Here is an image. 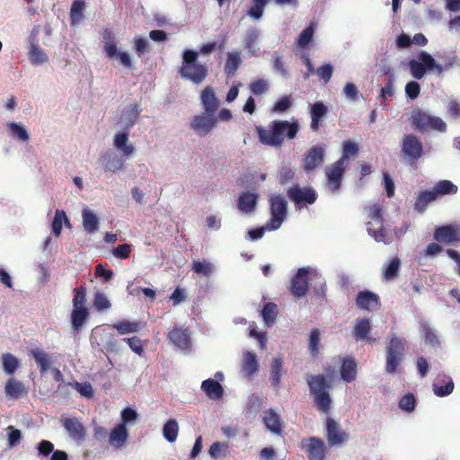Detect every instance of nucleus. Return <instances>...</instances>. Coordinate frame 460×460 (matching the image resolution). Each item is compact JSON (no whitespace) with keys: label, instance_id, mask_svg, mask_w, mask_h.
<instances>
[{"label":"nucleus","instance_id":"obj_1","mask_svg":"<svg viewBox=\"0 0 460 460\" xmlns=\"http://www.w3.org/2000/svg\"><path fill=\"white\" fill-rule=\"evenodd\" d=\"M298 130L299 125L296 121L288 120H273L268 128H256L260 142L274 147L282 146L285 137L288 139L295 138Z\"/></svg>","mask_w":460,"mask_h":460},{"label":"nucleus","instance_id":"obj_2","mask_svg":"<svg viewBox=\"0 0 460 460\" xmlns=\"http://www.w3.org/2000/svg\"><path fill=\"white\" fill-rule=\"evenodd\" d=\"M306 383L314 406L321 412L329 413L332 402L329 394V389L332 387L331 381L323 375H308Z\"/></svg>","mask_w":460,"mask_h":460},{"label":"nucleus","instance_id":"obj_3","mask_svg":"<svg viewBox=\"0 0 460 460\" xmlns=\"http://www.w3.org/2000/svg\"><path fill=\"white\" fill-rule=\"evenodd\" d=\"M417 58L418 59L409 61V68L412 77L418 80L423 78L428 71L435 70L438 75H441L456 63V58H450L443 64H438L435 58L426 51H420Z\"/></svg>","mask_w":460,"mask_h":460},{"label":"nucleus","instance_id":"obj_4","mask_svg":"<svg viewBox=\"0 0 460 460\" xmlns=\"http://www.w3.org/2000/svg\"><path fill=\"white\" fill-rule=\"evenodd\" d=\"M199 53L186 49L182 53V62L179 68L180 75L194 84H200L208 75V67L198 60Z\"/></svg>","mask_w":460,"mask_h":460},{"label":"nucleus","instance_id":"obj_5","mask_svg":"<svg viewBox=\"0 0 460 460\" xmlns=\"http://www.w3.org/2000/svg\"><path fill=\"white\" fill-rule=\"evenodd\" d=\"M411 123L421 131L436 130L441 133L447 131L446 122L439 117L431 116L422 110H414L411 113Z\"/></svg>","mask_w":460,"mask_h":460},{"label":"nucleus","instance_id":"obj_6","mask_svg":"<svg viewBox=\"0 0 460 460\" xmlns=\"http://www.w3.org/2000/svg\"><path fill=\"white\" fill-rule=\"evenodd\" d=\"M406 341L394 335L386 347L385 370L389 374L396 372L405 351Z\"/></svg>","mask_w":460,"mask_h":460},{"label":"nucleus","instance_id":"obj_7","mask_svg":"<svg viewBox=\"0 0 460 460\" xmlns=\"http://www.w3.org/2000/svg\"><path fill=\"white\" fill-rule=\"evenodd\" d=\"M270 219L266 225L268 230H277L287 217L288 202L282 195H272L270 199Z\"/></svg>","mask_w":460,"mask_h":460},{"label":"nucleus","instance_id":"obj_8","mask_svg":"<svg viewBox=\"0 0 460 460\" xmlns=\"http://www.w3.org/2000/svg\"><path fill=\"white\" fill-rule=\"evenodd\" d=\"M287 195L296 206L312 205L317 199V193L312 187L302 188L298 184L291 186Z\"/></svg>","mask_w":460,"mask_h":460},{"label":"nucleus","instance_id":"obj_9","mask_svg":"<svg viewBox=\"0 0 460 460\" xmlns=\"http://www.w3.org/2000/svg\"><path fill=\"white\" fill-rule=\"evenodd\" d=\"M346 165L342 161L337 160L325 168L328 188L332 192H336L341 186L342 178L346 170Z\"/></svg>","mask_w":460,"mask_h":460},{"label":"nucleus","instance_id":"obj_10","mask_svg":"<svg viewBox=\"0 0 460 460\" xmlns=\"http://www.w3.org/2000/svg\"><path fill=\"white\" fill-rule=\"evenodd\" d=\"M402 152L411 162H415L423 155V145L415 135H405L402 141Z\"/></svg>","mask_w":460,"mask_h":460},{"label":"nucleus","instance_id":"obj_11","mask_svg":"<svg viewBox=\"0 0 460 460\" xmlns=\"http://www.w3.org/2000/svg\"><path fill=\"white\" fill-rule=\"evenodd\" d=\"M301 447L309 460H325L326 446L322 438L310 437L302 440Z\"/></svg>","mask_w":460,"mask_h":460},{"label":"nucleus","instance_id":"obj_12","mask_svg":"<svg viewBox=\"0 0 460 460\" xmlns=\"http://www.w3.org/2000/svg\"><path fill=\"white\" fill-rule=\"evenodd\" d=\"M122 156V155H120L113 150H107L100 155L98 163L105 172L114 173L122 170L124 166V159Z\"/></svg>","mask_w":460,"mask_h":460},{"label":"nucleus","instance_id":"obj_13","mask_svg":"<svg viewBox=\"0 0 460 460\" xmlns=\"http://www.w3.org/2000/svg\"><path fill=\"white\" fill-rule=\"evenodd\" d=\"M217 118L215 115H196L190 122V128L200 137L207 136L216 126Z\"/></svg>","mask_w":460,"mask_h":460},{"label":"nucleus","instance_id":"obj_14","mask_svg":"<svg viewBox=\"0 0 460 460\" xmlns=\"http://www.w3.org/2000/svg\"><path fill=\"white\" fill-rule=\"evenodd\" d=\"M308 291V270L301 268L291 280L290 292L296 297H304Z\"/></svg>","mask_w":460,"mask_h":460},{"label":"nucleus","instance_id":"obj_15","mask_svg":"<svg viewBox=\"0 0 460 460\" xmlns=\"http://www.w3.org/2000/svg\"><path fill=\"white\" fill-rule=\"evenodd\" d=\"M326 438L330 446H337L347 441L349 435L340 429L339 424L333 419L327 417Z\"/></svg>","mask_w":460,"mask_h":460},{"label":"nucleus","instance_id":"obj_16","mask_svg":"<svg viewBox=\"0 0 460 460\" xmlns=\"http://www.w3.org/2000/svg\"><path fill=\"white\" fill-rule=\"evenodd\" d=\"M434 239L438 243L447 244L460 243V233L455 226H442L436 228Z\"/></svg>","mask_w":460,"mask_h":460},{"label":"nucleus","instance_id":"obj_17","mask_svg":"<svg viewBox=\"0 0 460 460\" xmlns=\"http://www.w3.org/2000/svg\"><path fill=\"white\" fill-rule=\"evenodd\" d=\"M324 155L325 151L322 146H313L305 155L304 170L311 172L316 169L323 162Z\"/></svg>","mask_w":460,"mask_h":460},{"label":"nucleus","instance_id":"obj_18","mask_svg":"<svg viewBox=\"0 0 460 460\" xmlns=\"http://www.w3.org/2000/svg\"><path fill=\"white\" fill-rule=\"evenodd\" d=\"M62 425L76 443H82L85 439V428L77 419L66 418L62 420Z\"/></svg>","mask_w":460,"mask_h":460},{"label":"nucleus","instance_id":"obj_19","mask_svg":"<svg viewBox=\"0 0 460 460\" xmlns=\"http://www.w3.org/2000/svg\"><path fill=\"white\" fill-rule=\"evenodd\" d=\"M379 302L378 295L370 290L359 291L356 296V305L361 310L371 311L377 307Z\"/></svg>","mask_w":460,"mask_h":460},{"label":"nucleus","instance_id":"obj_20","mask_svg":"<svg viewBox=\"0 0 460 460\" xmlns=\"http://www.w3.org/2000/svg\"><path fill=\"white\" fill-rule=\"evenodd\" d=\"M168 338L177 348L187 350L191 347L190 335L188 329L173 328L168 333Z\"/></svg>","mask_w":460,"mask_h":460},{"label":"nucleus","instance_id":"obj_21","mask_svg":"<svg viewBox=\"0 0 460 460\" xmlns=\"http://www.w3.org/2000/svg\"><path fill=\"white\" fill-rule=\"evenodd\" d=\"M200 100L207 115H215L219 106V102L215 94L213 87L206 86L201 92Z\"/></svg>","mask_w":460,"mask_h":460},{"label":"nucleus","instance_id":"obj_22","mask_svg":"<svg viewBox=\"0 0 460 460\" xmlns=\"http://www.w3.org/2000/svg\"><path fill=\"white\" fill-rule=\"evenodd\" d=\"M327 113H328V108L323 102H317L311 105V108H310V117H311L310 128L314 132H317L319 130L320 123L325 118Z\"/></svg>","mask_w":460,"mask_h":460},{"label":"nucleus","instance_id":"obj_23","mask_svg":"<svg viewBox=\"0 0 460 460\" xmlns=\"http://www.w3.org/2000/svg\"><path fill=\"white\" fill-rule=\"evenodd\" d=\"M128 438V431L127 427H124V424L119 423L111 431L109 436V443L112 447L119 449L125 445Z\"/></svg>","mask_w":460,"mask_h":460},{"label":"nucleus","instance_id":"obj_24","mask_svg":"<svg viewBox=\"0 0 460 460\" xmlns=\"http://www.w3.org/2000/svg\"><path fill=\"white\" fill-rule=\"evenodd\" d=\"M128 129H124L120 132L115 134L113 138V145L115 148L121 152L122 155L125 157L130 156L134 151L135 147L132 145L128 144Z\"/></svg>","mask_w":460,"mask_h":460},{"label":"nucleus","instance_id":"obj_25","mask_svg":"<svg viewBox=\"0 0 460 460\" xmlns=\"http://www.w3.org/2000/svg\"><path fill=\"white\" fill-rule=\"evenodd\" d=\"M83 227L89 234H95L100 226V219L97 215L89 208H84L82 210Z\"/></svg>","mask_w":460,"mask_h":460},{"label":"nucleus","instance_id":"obj_26","mask_svg":"<svg viewBox=\"0 0 460 460\" xmlns=\"http://www.w3.org/2000/svg\"><path fill=\"white\" fill-rule=\"evenodd\" d=\"M28 393L25 385L14 378L7 380L4 385V394L8 399H19Z\"/></svg>","mask_w":460,"mask_h":460},{"label":"nucleus","instance_id":"obj_27","mask_svg":"<svg viewBox=\"0 0 460 460\" xmlns=\"http://www.w3.org/2000/svg\"><path fill=\"white\" fill-rule=\"evenodd\" d=\"M201 390L209 399L214 401L220 400L224 394L223 386L212 378L206 379L201 383Z\"/></svg>","mask_w":460,"mask_h":460},{"label":"nucleus","instance_id":"obj_28","mask_svg":"<svg viewBox=\"0 0 460 460\" xmlns=\"http://www.w3.org/2000/svg\"><path fill=\"white\" fill-rule=\"evenodd\" d=\"M69 386L74 387L84 398L90 399L93 396V389L89 382L59 384L58 391L66 393Z\"/></svg>","mask_w":460,"mask_h":460},{"label":"nucleus","instance_id":"obj_29","mask_svg":"<svg viewBox=\"0 0 460 460\" xmlns=\"http://www.w3.org/2000/svg\"><path fill=\"white\" fill-rule=\"evenodd\" d=\"M341 377L343 381L350 383L357 376V364L353 358H346L342 360L341 367Z\"/></svg>","mask_w":460,"mask_h":460},{"label":"nucleus","instance_id":"obj_30","mask_svg":"<svg viewBox=\"0 0 460 460\" xmlns=\"http://www.w3.org/2000/svg\"><path fill=\"white\" fill-rule=\"evenodd\" d=\"M258 196L251 192H243L238 199V209L243 213L252 212L257 205Z\"/></svg>","mask_w":460,"mask_h":460},{"label":"nucleus","instance_id":"obj_31","mask_svg":"<svg viewBox=\"0 0 460 460\" xmlns=\"http://www.w3.org/2000/svg\"><path fill=\"white\" fill-rule=\"evenodd\" d=\"M263 422L265 426L274 434L279 435L281 433V420L279 414L273 410L265 412L263 416Z\"/></svg>","mask_w":460,"mask_h":460},{"label":"nucleus","instance_id":"obj_32","mask_svg":"<svg viewBox=\"0 0 460 460\" xmlns=\"http://www.w3.org/2000/svg\"><path fill=\"white\" fill-rule=\"evenodd\" d=\"M283 367V360L280 357L274 358L270 365V380L271 385L279 390L280 387L281 371Z\"/></svg>","mask_w":460,"mask_h":460},{"label":"nucleus","instance_id":"obj_33","mask_svg":"<svg viewBox=\"0 0 460 460\" xmlns=\"http://www.w3.org/2000/svg\"><path fill=\"white\" fill-rule=\"evenodd\" d=\"M111 328L115 329L119 335H126L139 332L141 329V323L139 322L122 320L112 324Z\"/></svg>","mask_w":460,"mask_h":460},{"label":"nucleus","instance_id":"obj_34","mask_svg":"<svg viewBox=\"0 0 460 460\" xmlns=\"http://www.w3.org/2000/svg\"><path fill=\"white\" fill-rule=\"evenodd\" d=\"M436 199V195L432 190L420 191L416 198L414 208L418 212L423 213L426 210L428 205Z\"/></svg>","mask_w":460,"mask_h":460},{"label":"nucleus","instance_id":"obj_35","mask_svg":"<svg viewBox=\"0 0 460 460\" xmlns=\"http://www.w3.org/2000/svg\"><path fill=\"white\" fill-rule=\"evenodd\" d=\"M28 57L32 66H40L49 62V56L40 46L33 45L28 49Z\"/></svg>","mask_w":460,"mask_h":460},{"label":"nucleus","instance_id":"obj_36","mask_svg":"<svg viewBox=\"0 0 460 460\" xmlns=\"http://www.w3.org/2000/svg\"><path fill=\"white\" fill-rule=\"evenodd\" d=\"M31 355L34 358L35 362L40 367V371L41 374L46 373L51 365V360L49 356L41 349L36 348L31 349Z\"/></svg>","mask_w":460,"mask_h":460},{"label":"nucleus","instance_id":"obj_37","mask_svg":"<svg viewBox=\"0 0 460 460\" xmlns=\"http://www.w3.org/2000/svg\"><path fill=\"white\" fill-rule=\"evenodd\" d=\"M85 9L84 0H74L70 8V22L72 26L78 25L84 18Z\"/></svg>","mask_w":460,"mask_h":460},{"label":"nucleus","instance_id":"obj_38","mask_svg":"<svg viewBox=\"0 0 460 460\" xmlns=\"http://www.w3.org/2000/svg\"><path fill=\"white\" fill-rule=\"evenodd\" d=\"M432 190L438 199L439 196L456 194L458 188L451 181L441 180L435 184Z\"/></svg>","mask_w":460,"mask_h":460},{"label":"nucleus","instance_id":"obj_39","mask_svg":"<svg viewBox=\"0 0 460 460\" xmlns=\"http://www.w3.org/2000/svg\"><path fill=\"white\" fill-rule=\"evenodd\" d=\"M444 378L446 380H441L444 385H439V381L436 380L432 385L434 394L438 397L447 396L454 391L455 385L452 378L446 376Z\"/></svg>","mask_w":460,"mask_h":460},{"label":"nucleus","instance_id":"obj_40","mask_svg":"<svg viewBox=\"0 0 460 460\" xmlns=\"http://www.w3.org/2000/svg\"><path fill=\"white\" fill-rule=\"evenodd\" d=\"M138 109L137 105H134L125 111L119 121V125L120 128L124 129H129L133 125L135 124V121L137 119V117L138 115Z\"/></svg>","mask_w":460,"mask_h":460},{"label":"nucleus","instance_id":"obj_41","mask_svg":"<svg viewBox=\"0 0 460 460\" xmlns=\"http://www.w3.org/2000/svg\"><path fill=\"white\" fill-rule=\"evenodd\" d=\"M401 261L398 257L393 258L383 270V279L386 281L395 279L399 276Z\"/></svg>","mask_w":460,"mask_h":460},{"label":"nucleus","instance_id":"obj_42","mask_svg":"<svg viewBox=\"0 0 460 460\" xmlns=\"http://www.w3.org/2000/svg\"><path fill=\"white\" fill-rule=\"evenodd\" d=\"M3 370L6 375H13L20 366L19 359L11 353H4L1 357Z\"/></svg>","mask_w":460,"mask_h":460},{"label":"nucleus","instance_id":"obj_43","mask_svg":"<svg viewBox=\"0 0 460 460\" xmlns=\"http://www.w3.org/2000/svg\"><path fill=\"white\" fill-rule=\"evenodd\" d=\"M89 312L87 307H73L71 313V323L75 330H79L86 319L88 318Z\"/></svg>","mask_w":460,"mask_h":460},{"label":"nucleus","instance_id":"obj_44","mask_svg":"<svg viewBox=\"0 0 460 460\" xmlns=\"http://www.w3.org/2000/svg\"><path fill=\"white\" fill-rule=\"evenodd\" d=\"M278 313V306L272 302L266 303L261 312V317L268 326L275 323Z\"/></svg>","mask_w":460,"mask_h":460},{"label":"nucleus","instance_id":"obj_45","mask_svg":"<svg viewBox=\"0 0 460 460\" xmlns=\"http://www.w3.org/2000/svg\"><path fill=\"white\" fill-rule=\"evenodd\" d=\"M242 63L239 52H229L225 66L226 73L228 76L234 75Z\"/></svg>","mask_w":460,"mask_h":460},{"label":"nucleus","instance_id":"obj_46","mask_svg":"<svg viewBox=\"0 0 460 460\" xmlns=\"http://www.w3.org/2000/svg\"><path fill=\"white\" fill-rule=\"evenodd\" d=\"M7 128H9L11 135L13 137L26 142L30 138V135L26 129V128L18 122H8L6 124Z\"/></svg>","mask_w":460,"mask_h":460},{"label":"nucleus","instance_id":"obj_47","mask_svg":"<svg viewBox=\"0 0 460 460\" xmlns=\"http://www.w3.org/2000/svg\"><path fill=\"white\" fill-rule=\"evenodd\" d=\"M179 425L174 419L167 420L163 427V435L168 442H174L178 437Z\"/></svg>","mask_w":460,"mask_h":460},{"label":"nucleus","instance_id":"obj_48","mask_svg":"<svg viewBox=\"0 0 460 460\" xmlns=\"http://www.w3.org/2000/svg\"><path fill=\"white\" fill-rule=\"evenodd\" d=\"M370 323L367 319L363 318L357 320V323L354 326V337L356 340H365L367 338L370 332Z\"/></svg>","mask_w":460,"mask_h":460},{"label":"nucleus","instance_id":"obj_49","mask_svg":"<svg viewBox=\"0 0 460 460\" xmlns=\"http://www.w3.org/2000/svg\"><path fill=\"white\" fill-rule=\"evenodd\" d=\"M63 223H68V217H66L65 211L57 209L51 223V230L55 236L60 235Z\"/></svg>","mask_w":460,"mask_h":460},{"label":"nucleus","instance_id":"obj_50","mask_svg":"<svg viewBox=\"0 0 460 460\" xmlns=\"http://www.w3.org/2000/svg\"><path fill=\"white\" fill-rule=\"evenodd\" d=\"M258 370V362L256 355L252 352H247L243 362V371L247 376L254 374Z\"/></svg>","mask_w":460,"mask_h":460},{"label":"nucleus","instance_id":"obj_51","mask_svg":"<svg viewBox=\"0 0 460 460\" xmlns=\"http://www.w3.org/2000/svg\"><path fill=\"white\" fill-rule=\"evenodd\" d=\"M358 153V146L351 140H346L342 144V155L339 159L347 164L348 160L350 156L357 155Z\"/></svg>","mask_w":460,"mask_h":460},{"label":"nucleus","instance_id":"obj_52","mask_svg":"<svg viewBox=\"0 0 460 460\" xmlns=\"http://www.w3.org/2000/svg\"><path fill=\"white\" fill-rule=\"evenodd\" d=\"M228 448L229 445L227 442H214L208 449V454L215 459L224 457L228 454Z\"/></svg>","mask_w":460,"mask_h":460},{"label":"nucleus","instance_id":"obj_53","mask_svg":"<svg viewBox=\"0 0 460 460\" xmlns=\"http://www.w3.org/2000/svg\"><path fill=\"white\" fill-rule=\"evenodd\" d=\"M104 41V50L107 57H112L115 54L117 46L114 42V35L111 29H105L102 34Z\"/></svg>","mask_w":460,"mask_h":460},{"label":"nucleus","instance_id":"obj_54","mask_svg":"<svg viewBox=\"0 0 460 460\" xmlns=\"http://www.w3.org/2000/svg\"><path fill=\"white\" fill-rule=\"evenodd\" d=\"M191 270L199 275L209 277L213 271V265L206 261H194L191 265Z\"/></svg>","mask_w":460,"mask_h":460},{"label":"nucleus","instance_id":"obj_55","mask_svg":"<svg viewBox=\"0 0 460 460\" xmlns=\"http://www.w3.org/2000/svg\"><path fill=\"white\" fill-rule=\"evenodd\" d=\"M314 32V23L311 22L302 32L297 39V45L300 48H305L313 40Z\"/></svg>","mask_w":460,"mask_h":460},{"label":"nucleus","instance_id":"obj_56","mask_svg":"<svg viewBox=\"0 0 460 460\" xmlns=\"http://www.w3.org/2000/svg\"><path fill=\"white\" fill-rule=\"evenodd\" d=\"M7 431V444L9 447H14L17 446L22 438V431L14 426H8Z\"/></svg>","mask_w":460,"mask_h":460},{"label":"nucleus","instance_id":"obj_57","mask_svg":"<svg viewBox=\"0 0 460 460\" xmlns=\"http://www.w3.org/2000/svg\"><path fill=\"white\" fill-rule=\"evenodd\" d=\"M416 406L415 396L411 393L403 395L399 401V408L406 412H411Z\"/></svg>","mask_w":460,"mask_h":460},{"label":"nucleus","instance_id":"obj_58","mask_svg":"<svg viewBox=\"0 0 460 460\" xmlns=\"http://www.w3.org/2000/svg\"><path fill=\"white\" fill-rule=\"evenodd\" d=\"M93 305L97 311H104L109 309L111 305L108 297L101 291H96L93 297Z\"/></svg>","mask_w":460,"mask_h":460},{"label":"nucleus","instance_id":"obj_59","mask_svg":"<svg viewBox=\"0 0 460 460\" xmlns=\"http://www.w3.org/2000/svg\"><path fill=\"white\" fill-rule=\"evenodd\" d=\"M252 2L254 4L248 10V15L254 19H260L263 15L269 0H252Z\"/></svg>","mask_w":460,"mask_h":460},{"label":"nucleus","instance_id":"obj_60","mask_svg":"<svg viewBox=\"0 0 460 460\" xmlns=\"http://www.w3.org/2000/svg\"><path fill=\"white\" fill-rule=\"evenodd\" d=\"M73 307H86V288L80 286L74 290Z\"/></svg>","mask_w":460,"mask_h":460},{"label":"nucleus","instance_id":"obj_61","mask_svg":"<svg viewBox=\"0 0 460 460\" xmlns=\"http://www.w3.org/2000/svg\"><path fill=\"white\" fill-rule=\"evenodd\" d=\"M320 343V332L318 329L312 330L309 339V350L313 357L317 356Z\"/></svg>","mask_w":460,"mask_h":460},{"label":"nucleus","instance_id":"obj_62","mask_svg":"<svg viewBox=\"0 0 460 460\" xmlns=\"http://www.w3.org/2000/svg\"><path fill=\"white\" fill-rule=\"evenodd\" d=\"M109 58H111V59H117L119 61V63L128 68V69H133L134 68V66L131 62V58L128 55V53L127 52H124V51H119L117 49L115 50V54L112 56V57H108Z\"/></svg>","mask_w":460,"mask_h":460},{"label":"nucleus","instance_id":"obj_63","mask_svg":"<svg viewBox=\"0 0 460 460\" xmlns=\"http://www.w3.org/2000/svg\"><path fill=\"white\" fill-rule=\"evenodd\" d=\"M120 417L121 422L119 424H124V427H127V424H131L136 420L137 413L134 409L127 407L121 411Z\"/></svg>","mask_w":460,"mask_h":460},{"label":"nucleus","instance_id":"obj_64","mask_svg":"<svg viewBox=\"0 0 460 460\" xmlns=\"http://www.w3.org/2000/svg\"><path fill=\"white\" fill-rule=\"evenodd\" d=\"M269 89L268 83L263 79H257L250 84V90L255 95L266 93Z\"/></svg>","mask_w":460,"mask_h":460}]
</instances>
